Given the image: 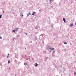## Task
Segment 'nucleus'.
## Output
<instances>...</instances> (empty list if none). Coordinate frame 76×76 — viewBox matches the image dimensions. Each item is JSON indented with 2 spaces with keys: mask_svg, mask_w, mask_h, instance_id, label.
I'll return each instance as SVG.
<instances>
[{
  "mask_svg": "<svg viewBox=\"0 0 76 76\" xmlns=\"http://www.w3.org/2000/svg\"><path fill=\"white\" fill-rule=\"evenodd\" d=\"M43 36H42V37Z\"/></svg>",
  "mask_w": 76,
  "mask_h": 76,
  "instance_id": "23",
  "label": "nucleus"
},
{
  "mask_svg": "<svg viewBox=\"0 0 76 76\" xmlns=\"http://www.w3.org/2000/svg\"><path fill=\"white\" fill-rule=\"evenodd\" d=\"M50 50H54V48H50Z\"/></svg>",
  "mask_w": 76,
  "mask_h": 76,
  "instance_id": "5",
  "label": "nucleus"
},
{
  "mask_svg": "<svg viewBox=\"0 0 76 76\" xmlns=\"http://www.w3.org/2000/svg\"><path fill=\"white\" fill-rule=\"evenodd\" d=\"M23 16V15H22V16Z\"/></svg>",
  "mask_w": 76,
  "mask_h": 76,
  "instance_id": "22",
  "label": "nucleus"
},
{
  "mask_svg": "<svg viewBox=\"0 0 76 76\" xmlns=\"http://www.w3.org/2000/svg\"><path fill=\"white\" fill-rule=\"evenodd\" d=\"M51 1H50V2H51Z\"/></svg>",
  "mask_w": 76,
  "mask_h": 76,
  "instance_id": "20",
  "label": "nucleus"
},
{
  "mask_svg": "<svg viewBox=\"0 0 76 76\" xmlns=\"http://www.w3.org/2000/svg\"><path fill=\"white\" fill-rule=\"evenodd\" d=\"M0 39H2V38L0 37Z\"/></svg>",
  "mask_w": 76,
  "mask_h": 76,
  "instance_id": "12",
  "label": "nucleus"
},
{
  "mask_svg": "<svg viewBox=\"0 0 76 76\" xmlns=\"http://www.w3.org/2000/svg\"><path fill=\"white\" fill-rule=\"evenodd\" d=\"M74 75H76V72H74Z\"/></svg>",
  "mask_w": 76,
  "mask_h": 76,
  "instance_id": "10",
  "label": "nucleus"
},
{
  "mask_svg": "<svg viewBox=\"0 0 76 76\" xmlns=\"http://www.w3.org/2000/svg\"><path fill=\"white\" fill-rule=\"evenodd\" d=\"M64 44H67V42L65 41L64 42Z\"/></svg>",
  "mask_w": 76,
  "mask_h": 76,
  "instance_id": "7",
  "label": "nucleus"
},
{
  "mask_svg": "<svg viewBox=\"0 0 76 76\" xmlns=\"http://www.w3.org/2000/svg\"><path fill=\"white\" fill-rule=\"evenodd\" d=\"M35 12H33V13L32 14V15H35Z\"/></svg>",
  "mask_w": 76,
  "mask_h": 76,
  "instance_id": "4",
  "label": "nucleus"
},
{
  "mask_svg": "<svg viewBox=\"0 0 76 76\" xmlns=\"http://www.w3.org/2000/svg\"><path fill=\"white\" fill-rule=\"evenodd\" d=\"M16 29L15 30V31L16 32L18 31V28H16Z\"/></svg>",
  "mask_w": 76,
  "mask_h": 76,
  "instance_id": "6",
  "label": "nucleus"
},
{
  "mask_svg": "<svg viewBox=\"0 0 76 76\" xmlns=\"http://www.w3.org/2000/svg\"><path fill=\"white\" fill-rule=\"evenodd\" d=\"M75 25L76 26V23H75Z\"/></svg>",
  "mask_w": 76,
  "mask_h": 76,
  "instance_id": "21",
  "label": "nucleus"
},
{
  "mask_svg": "<svg viewBox=\"0 0 76 76\" xmlns=\"http://www.w3.org/2000/svg\"><path fill=\"white\" fill-rule=\"evenodd\" d=\"M2 18V17L1 16H0V18Z\"/></svg>",
  "mask_w": 76,
  "mask_h": 76,
  "instance_id": "14",
  "label": "nucleus"
},
{
  "mask_svg": "<svg viewBox=\"0 0 76 76\" xmlns=\"http://www.w3.org/2000/svg\"><path fill=\"white\" fill-rule=\"evenodd\" d=\"M9 57V56L8 55V56H7V58H8V57Z\"/></svg>",
  "mask_w": 76,
  "mask_h": 76,
  "instance_id": "13",
  "label": "nucleus"
},
{
  "mask_svg": "<svg viewBox=\"0 0 76 76\" xmlns=\"http://www.w3.org/2000/svg\"><path fill=\"white\" fill-rule=\"evenodd\" d=\"M24 65H27V64L26 63H24Z\"/></svg>",
  "mask_w": 76,
  "mask_h": 76,
  "instance_id": "9",
  "label": "nucleus"
},
{
  "mask_svg": "<svg viewBox=\"0 0 76 76\" xmlns=\"http://www.w3.org/2000/svg\"><path fill=\"white\" fill-rule=\"evenodd\" d=\"M8 55H9V53L8 54Z\"/></svg>",
  "mask_w": 76,
  "mask_h": 76,
  "instance_id": "17",
  "label": "nucleus"
},
{
  "mask_svg": "<svg viewBox=\"0 0 76 76\" xmlns=\"http://www.w3.org/2000/svg\"><path fill=\"white\" fill-rule=\"evenodd\" d=\"M38 28H36V29H37Z\"/></svg>",
  "mask_w": 76,
  "mask_h": 76,
  "instance_id": "19",
  "label": "nucleus"
},
{
  "mask_svg": "<svg viewBox=\"0 0 76 76\" xmlns=\"http://www.w3.org/2000/svg\"><path fill=\"white\" fill-rule=\"evenodd\" d=\"M36 65H35V67H37V66H38V64H37V63H36Z\"/></svg>",
  "mask_w": 76,
  "mask_h": 76,
  "instance_id": "8",
  "label": "nucleus"
},
{
  "mask_svg": "<svg viewBox=\"0 0 76 76\" xmlns=\"http://www.w3.org/2000/svg\"><path fill=\"white\" fill-rule=\"evenodd\" d=\"M8 64H9V63H10V60H8Z\"/></svg>",
  "mask_w": 76,
  "mask_h": 76,
  "instance_id": "3",
  "label": "nucleus"
},
{
  "mask_svg": "<svg viewBox=\"0 0 76 76\" xmlns=\"http://www.w3.org/2000/svg\"><path fill=\"white\" fill-rule=\"evenodd\" d=\"M15 30H13L12 31H13V32H15Z\"/></svg>",
  "mask_w": 76,
  "mask_h": 76,
  "instance_id": "11",
  "label": "nucleus"
},
{
  "mask_svg": "<svg viewBox=\"0 0 76 76\" xmlns=\"http://www.w3.org/2000/svg\"><path fill=\"white\" fill-rule=\"evenodd\" d=\"M25 34H26V35H27V34H26V33H25Z\"/></svg>",
  "mask_w": 76,
  "mask_h": 76,
  "instance_id": "15",
  "label": "nucleus"
},
{
  "mask_svg": "<svg viewBox=\"0 0 76 76\" xmlns=\"http://www.w3.org/2000/svg\"><path fill=\"white\" fill-rule=\"evenodd\" d=\"M43 36H42V37Z\"/></svg>",
  "mask_w": 76,
  "mask_h": 76,
  "instance_id": "24",
  "label": "nucleus"
},
{
  "mask_svg": "<svg viewBox=\"0 0 76 76\" xmlns=\"http://www.w3.org/2000/svg\"><path fill=\"white\" fill-rule=\"evenodd\" d=\"M73 26V24H71L69 25L70 26Z\"/></svg>",
  "mask_w": 76,
  "mask_h": 76,
  "instance_id": "2",
  "label": "nucleus"
},
{
  "mask_svg": "<svg viewBox=\"0 0 76 76\" xmlns=\"http://www.w3.org/2000/svg\"><path fill=\"white\" fill-rule=\"evenodd\" d=\"M4 11H3V13H4Z\"/></svg>",
  "mask_w": 76,
  "mask_h": 76,
  "instance_id": "18",
  "label": "nucleus"
},
{
  "mask_svg": "<svg viewBox=\"0 0 76 76\" xmlns=\"http://www.w3.org/2000/svg\"><path fill=\"white\" fill-rule=\"evenodd\" d=\"M0 16H2V15H0Z\"/></svg>",
  "mask_w": 76,
  "mask_h": 76,
  "instance_id": "16",
  "label": "nucleus"
},
{
  "mask_svg": "<svg viewBox=\"0 0 76 76\" xmlns=\"http://www.w3.org/2000/svg\"><path fill=\"white\" fill-rule=\"evenodd\" d=\"M63 20H64V22H66V20L65 19V18H63Z\"/></svg>",
  "mask_w": 76,
  "mask_h": 76,
  "instance_id": "1",
  "label": "nucleus"
}]
</instances>
